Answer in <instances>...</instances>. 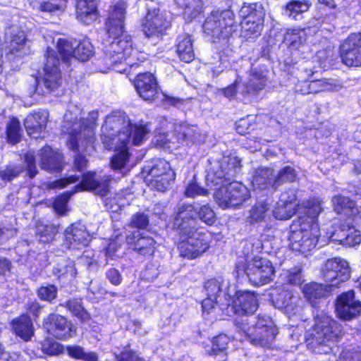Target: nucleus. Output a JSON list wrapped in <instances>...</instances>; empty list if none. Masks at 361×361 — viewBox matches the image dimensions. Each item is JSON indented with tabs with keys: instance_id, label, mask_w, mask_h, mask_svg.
Here are the masks:
<instances>
[{
	"instance_id": "obj_59",
	"label": "nucleus",
	"mask_w": 361,
	"mask_h": 361,
	"mask_svg": "<svg viewBox=\"0 0 361 361\" xmlns=\"http://www.w3.org/2000/svg\"><path fill=\"white\" fill-rule=\"evenodd\" d=\"M111 178L110 176H101L97 178L95 183V188L92 192H94L97 195L102 197H106L109 192L110 183Z\"/></svg>"
},
{
	"instance_id": "obj_16",
	"label": "nucleus",
	"mask_w": 361,
	"mask_h": 361,
	"mask_svg": "<svg viewBox=\"0 0 361 361\" xmlns=\"http://www.w3.org/2000/svg\"><path fill=\"white\" fill-rule=\"evenodd\" d=\"M125 242L130 250L143 258L153 257L157 249V241L145 232L133 231L126 236Z\"/></svg>"
},
{
	"instance_id": "obj_38",
	"label": "nucleus",
	"mask_w": 361,
	"mask_h": 361,
	"mask_svg": "<svg viewBox=\"0 0 361 361\" xmlns=\"http://www.w3.org/2000/svg\"><path fill=\"white\" fill-rule=\"evenodd\" d=\"M54 50L57 56L60 55L61 61L68 67L71 66V61L74 58V47L71 41L66 38H59Z\"/></svg>"
},
{
	"instance_id": "obj_43",
	"label": "nucleus",
	"mask_w": 361,
	"mask_h": 361,
	"mask_svg": "<svg viewBox=\"0 0 361 361\" xmlns=\"http://www.w3.org/2000/svg\"><path fill=\"white\" fill-rule=\"evenodd\" d=\"M241 159L237 156H228L221 164L220 168L224 172L223 176L235 177L242 168Z\"/></svg>"
},
{
	"instance_id": "obj_34",
	"label": "nucleus",
	"mask_w": 361,
	"mask_h": 361,
	"mask_svg": "<svg viewBox=\"0 0 361 361\" xmlns=\"http://www.w3.org/2000/svg\"><path fill=\"white\" fill-rule=\"evenodd\" d=\"M334 210L336 214L343 215L347 219H353V217L358 213V209L355 201L350 198L338 195L334 197L333 200Z\"/></svg>"
},
{
	"instance_id": "obj_23",
	"label": "nucleus",
	"mask_w": 361,
	"mask_h": 361,
	"mask_svg": "<svg viewBox=\"0 0 361 361\" xmlns=\"http://www.w3.org/2000/svg\"><path fill=\"white\" fill-rule=\"evenodd\" d=\"M63 241L68 249L81 250L89 245L90 233L84 224L74 222L65 229Z\"/></svg>"
},
{
	"instance_id": "obj_8",
	"label": "nucleus",
	"mask_w": 361,
	"mask_h": 361,
	"mask_svg": "<svg viewBox=\"0 0 361 361\" xmlns=\"http://www.w3.org/2000/svg\"><path fill=\"white\" fill-rule=\"evenodd\" d=\"M61 59L52 48L47 47L44 54L43 74L35 77L34 92L39 94H50L62 85L63 77L60 68Z\"/></svg>"
},
{
	"instance_id": "obj_55",
	"label": "nucleus",
	"mask_w": 361,
	"mask_h": 361,
	"mask_svg": "<svg viewBox=\"0 0 361 361\" xmlns=\"http://www.w3.org/2000/svg\"><path fill=\"white\" fill-rule=\"evenodd\" d=\"M80 176L77 175H71L66 177L60 178L55 180L48 181L46 187L49 190H61L66 188L68 185L78 182Z\"/></svg>"
},
{
	"instance_id": "obj_1",
	"label": "nucleus",
	"mask_w": 361,
	"mask_h": 361,
	"mask_svg": "<svg viewBox=\"0 0 361 361\" xmlns=\"http://www.w3.org/2000/svg\"><path fill=\"white\" fill-rule=\"evenodd\" d=\"M127 7V4L122 0L109 7L104 25L107 38L111 42L105 47L102 61L107 68L125 63L126 67L116 71H128L130 74L135 73L137 68L143 67L147 59L145 53L138 51L133 46L132 36L126 30Z\"/></svg>"
},
{
	"instance_id": "obj_13",
	"label": "nucleus",
	"mask_w": 361,
	"mask_h": 361,
	"mask_svg": "<svg viewBox=\"0 0 361 361\" xmlns=\"http://www.w3.org/2000/svg\"><path fill=\"white\" fill-rule=\"evenodd\" d=\"M257 4H244L240 16L244 23L243 32L246 39H255L261 35L264 27V13L257 9Z\"/></svg>"
},
{
	"instance_id": "obj_5",
	"label": "nucleus",
	"mask_w": 361,
	"mask_h": 361,
	"mask_svg": "<svg viewBox=\"0 0 361 361\" xmlns=\"http://www.w3.org/2000/svg\"><path fill=\"white\" fill-rule=\"evenodd\" d=\"M241 23L238 21L235 13L230 8H216L208 13L204 20L202 30L214 42L228 47L231 42L238 36Z\"/></svg>"
},
{
	"instance_id": "obj_30",
	"label": "nucleus",
	"mask_w": 361,
	"mask_h": 361,
	"mask_svg": "<svg viewBox=\"0 0 361 361\" xmlns=\"http://www.w3.org/2000/svg\"><path fill=\"white\" fill-rule=\"evenodd\" d=\"M74 8L75 18L86 25L99 15L96 0H75Z\"/></svg>"
},
{
	"instance_id": "obj_26",
	"label": "nucleus",
	"mask_w": 361,
	"mask_h": 361,
	"mask_svg": "<svg viewBox=\"0 0 361 361\" xmlns=\"http://www.w3.org/2000/svg\"><path fill=\"white\" fill-rule=\"evenodd\" d=\"M252 186L255 190L270 193L276 192L274 170L268 167H259L255 169L252 178Z\"/></svg>"
},
{
	"instance_id": "obj_20",
	"label": "nucleus",
	"mask_w": 361,
	"mask_h": 361,
	"mask_svg": "<svg viewBox=\"0 0 361 361\" xmlns=\"http://www.w3.org/2000/svg\"><path fill=\"white\" fill-rule=\"evenodd\" d=\"M335 310L340 319L351 321L361 314V301L355 298L353 290H349L337 296Z\"/></svg>"
},
{
	"instance_id": "obj_10",
	"label": "nucleus",
	"mask_w": 361,
	"mask_h": 361,
	"mask_svg": "<svg viewBox=\"0 0 361 361\" xmlns=\"http://www.w3.org/2000/svg\"><path fill=\"white\" fill-rule=\"evenodd\" d=\"M250 197V190L237 180L221 184L214 194V200L223 209L239 207Z\"/></svg>"
},
{
	"instance_id": "obj_19",
	"label": "nucleus",
	"mask_w": 361,
	"mask_h": 361,
	"mask_svg": "<svg viewBox=\"0 0 361 361\" xmlns=\"http://www.w3.org/2000/svg\"><path fill=\"white\" fill-rule=\"evenodd\" d=\"M141 27L147 37H159L165 35L169 22L159 8H147L142 20Z\"/></svg>"
},
{
	"instance_id": "obj_31",
	"label": "nucleus",
	"mask_w": 361,
	"mask_h": 361,
	"mask_svg": "<svg viewBox=\"0 0 361 361\" xmlns=\"http://www.w3.org/2000/svg\"><path fill=\"white\" fill-rule=\"evenodd\" d=\"M11 326L14 334L24 341H29L34 336L32 319L27 314H20L12 319Z\"/></svg>"
},
{
	"instance_id": "obj_9",
	"label": "nucleus",
	"mask_w": 361,
	"mask_h": 361,
	"mask_svg": "<svg viewBox=\"0 0 361 361\" xmlns=\"http://www.w3.org/2000/svg\"><path fill=\"white\" fill-rule=\"evenodd\" d=\"M142 173L152 189L165 192L175 182L176 174L170 162L162 158L153 159L145 164Z\"/></svg>"
},
{
	"instance_id": "obj_44",
	"label": "nucleus",
	"mask_w": 361,
	"mask_h": 361,
	"mask_svg": "<svg viewBox=\"0 0 361 361\" xmlns=\"http://www.w3.org/2000/svg\"><path fill=\"white\" fill-rule=\"evenodd\" d=\"M275 178L276 190L284 183H290L296 180L297 173L295 169L290 166L282 167L277 173Z\"/></svg>"
},
{
	"instance_id": "obj_33",
	"label": "nucleus",
	"mask_w": 361,
	"mask_h": 361,
	"mask_svg": "<svg viewBox=\"0 0 361 361\" xmlns=\"http://www.w3.org/2000/svg\"><path fill=\"white\" fill-rule=\"evenodd\" d=\"M176 54L180 60L185 63H190L195 59V52L191 35L181 33L176 38Z\"/></svg>"
},
{
	"instance_id": "obj_49",
	"label": "nucleus",
	"mask_w": 361,
	"mask_h": 361,
	"mask_svg": "<svg viewBox=\"0 0 361 361\" xmlns=\"http://www.w3.org/2000/svg\"><path fill=\"white\" fill-rule=\"evenodd\" d=\"M268 209L269 208L265 203H255L250 212V215L248 216L249 222L252 224H255L264 221L265 220Z\"/></svg>"
},
{
	"instance_id": "obj_51",
	"label": "nucleus",
	"mask_w": 361,
	"mask_h": 361,
	"mask_svg": "<svg viewBox=\"0 0 361 361\" xmlns=\"http://www.w3.org/2000/svg\"><path fill=\"white\" fill-rule=\"evenodd\" d=\"M267 78L260 73L255 72L252 74V78L246 83L245 87L248 93H256L266 85Z\"/></svg>"
},
{
	"instance_id": "obj_28",
	"label": "nucleus",
	"mask_w": 361,
	"mask_h": 361,
	"mask_svg": "<svg viewBox=\"0 0 361 361\" xmlns=\"http://www.w3.org/2000/svg\"><path fill=\"white\" fill-rule=\"evenodd\" d=\"M176 8L186 23H191L204 13L202 0H173Z\"/></svg>"
},
{
	"instance_id": "obj_61",
	"label": "nucleus",
	"mask_w": 361,
	"mask_h": 361,
	"mask_svg": "<svg viewBox=\"0 0 361 361\" xmlns=\"http://www.w3.org/2000/svg\"><path fill=\"white\" fill-rule=\"evenodd\" d=\"M204 288L206 295L212 298H218L222 293L221 284L216 279H210L204 282Z\"/></svg>"
},
{
	"instance_id": "obj_60",
	"label": "nucleus",
	"mask_w": 361,
	"mask_h": 361,
	"mask_svg": "<svg viewBox=\"0 0 361 361\" xmlns=\"http://www.w3.org/2000/svg\"><path fill=\"white\" fill-rule=\"evenodd\" d=\"M197 216L209 226L213 225L216 220V214L209 204L202 205L197 209Z\"/></svg>"
},
{
	"instance_id": "obj_54",
	"label": "nucleus",
	"mask_w": 361,
	"mask_h": 361,
	"mask_svg": "<svg viewBox=\"0 0 361 361\" xmlns=\"http://www.w3.org/2000/svg\"><path fill=\"white\" fill-rule=\"evenodd\" d=\"M36 235L40 242L43 243H50L55 237V228L51 224H39L37 226Z\"/></svg>"
},
{
	"instance_id": "obj_32",
	"label": "nucleus",
	"mask_w": 361,
	"mask_h": 361,
	"mask_svg": "<svg viewBox=\"0 0 361 361\" xmlns=\"http://www.w3.org/2000/svg\"><path fill=\"white\" fill-rule=\"evenodd\" d=\"M51 273L61 287H66L71 285L76 277L75 263L73 260L68 259L64 266L54 267Z\"/></svg>"
},
{
	"instance_id": "obj_47",
	"label": "nucleus",
	"mask_w": 361,
	"mask_h": 361,
	"mask_svg": "<svg viewBox=\"0 0 361 361\" xmlns=\"http://www.w3.org/2000/svg\"><path fill=\"white\" fill-rule=\"evenodd\" d=\"M311 94H317L326 91H334L338 87V85L331 79H318L310 80Z\"/></svg>"
},
{
	"instance_id": "obj_53",
	"label": "nucleus",
	"mask_w": 361,
	"mask_h": 361,
	"mask_svg": "<svg viewBox=\"0 0 361 361\" xmlns=\"http://www.w3.org/2000/svg\"><path fill=\"white\" fill-rule=\"evenodd\" d=\"M303 269L301 265L294 266L286 273V284L300 286L303 283Z\"/></svg>"
},
{
	"instance_id": "obj_63",
	"label": "nucleus",
	"mask_w": 361,
	"mask_h": 361,
	"mask_svg": "<svg viewBox=\"0 0 361 361\" xmlns=\"http://www.w3.org/2000/svg\"><path fill=\"white\" fill-rule=\"evenodd\" d=\"M44 306L42 305L36 299L28 300L25 305V310L27 314L30 317H32L35 321H37L40 315V313Z\"/></svg>"
},
{
	"instance_id": "obj_36",
	"label": "nucleus",
	"mask_w": 361,
	"mask_h": 361,
	"mask_svg": "<svg viewBox=\"0 0 361 361\" xmlns=\"http://www.w3.org/2000/svg\"><path fill=\"white\" fill-rule=\"evenodd\" d=\"M74 191L67 190L56 195L52 200L51 207L58 216H66L70 212L68 202Z\"/></svg>"
},
{
	"instance_id": "obj_40",
	"label": "nucleus",
	"mask_w": 361,
	"mask_h": 361,
	"mask_svg": "<svg viewBox=\"0 0 361 361\" xmlns=\"http://www.w3.org/2000/svg\"><path fill=\"white\" fill-rule=\"evenodd\" d=\"M94 54V49L87 39L80 40L74 47V59L80 62L88 61Z\"/></svg>"
},
{
	"instance_id": "obj_56",
	"label": "nucleus",
	"mask_w": 361,
	"mask_h": 361,
	"mask_svg": "<svg viewBox=\"0 0 361 361\" xmlns=\"http://www.w3.org/2000/svg\"><path fill=\"white\" fill-rule=\"evenodd\" d=\"M41 349L48 355H59L63 352V345L50 338H46L42 342Z\"/></svg>"
},
{
	"instance_id": "obj_41",
	"label": "nucleus",
	"mask_w": 361,
	"mask_h": 361,
	"mask_svg": "<svg viewBox=\"0 0 361 361\" xmlns=\"http://www.w3.org/2000/svg\"><path fill=\"white\" fill-rule=\"evenodd\" d=\"M61 305L70 311L74 317H77L81 322H86L90 319L89 313L84 308L82 302L78 299H69L63 304H61Z\"/></svg>"
},
{
	"instance_id": "obj_2",
	"label": "nucleus",
	"mask_w": 361,
	"mask_h": 361,
	"mask_svg": "<svg viewBox=\"0 0 361 361\" xmlns=\"http://www.w3.org/2000/svg\"><path fill=\"white\" fill-rule=\"evenodd\" d=\"M124 118H111L102 127L101 140L107 150H113L111 167L114 171L124 169L129 163L133 153L131 146L144 144L147 135L150 133L149 123H133Z\"/></svg>"
},
{
	"instance_id": "obj_39",
	"label": "nucleus",
	"mask_w": 361,
	"mask_h": 361,
	"mask_svg": "<svg viewBox=\"0 0 361 361\" xmlns=\"http://www.w3.org/2000/svg\"><path fill=\"white\" fill-rule=\"evenodd\" d=\"M311 6L312 3L309 0H290L285 9L288 17L296 20L299 15L307 12Z\"/></svg>"
},
{
	"instance_id": "obj_15",
	"label": "nucleus",
	"mask_w": 361,
	"mask_h": 361,
	"mask_svg": "<svg viewBox=\"0 0 361 361\" xmlns=\"http://www.w3.org/2000/svg\"><path fill=\"white\" fill-rule=\"evenodd\" d=\"M341 62L348 68L361 67V32H352L338 47Z\"/></svg>"
},
{
	"instance_id": "obj_14",
	"label": "nucleus",
	"mask_w": 361,
	"mask_h": 361,
	"mask_svg": "<svg viewBox=\"0 0 361 361\" xmlns=\"http://www.w3.org/2000/svg\"><path fill=\"white\" fill-rule=\"evenodd\" d=\"M42 326L49 335L60 341L68 340L76 332V329L71 320L55 312L49 313L44 319Z\"/></svg>"
},
{
	"instance_id": "obj_6",
	"label": "nucleus",
	"mask_w": 361,
	"mask_h": 361,
	"mask_svg": "<svg viewBox=\"0 0 361 361\" xmlns=\"http://www.w3.org/2000/svg\"><path fill=\"white\" fill-rule=\"evenodd\" d=\"M344 334L341 324L326 314L317 315L307 333L305 342L308 348L316 351L320 347L338 342Z\"/></svg>"
},
{
	"instance_id": "obj_12",
	"label": "nucleus",
	"mask_w": 361,
	"mask_h": 361,
	"mask_svg": "<svg viewBox=\"0 0 361 361\" xmlns=\"http://www.w3.org/2000/svg\"><path fill=\"white\" fill-rule=\"evenodd\" d=\"M316 200L322 207V201L319 197L310 196L299 202H297V191L293 188H288L281 193L277 202V206L274 212L276 219L280 220H287L293 217L297 212L298 216H300L301 207L305 202Z\"/></svg>"
},
{
	"instance_id": "obj_11",
	"label": "nucleus",
	"mask_w": 361,
	"mask_h": 361,
	"mask_svg": "<svg viewBox=\"0 0 361 361\" xmlns=\"http://www.w3.org/2000/svg\"><path fill=\"white\" fill-rule=\"evenodd\" d=\"M181 237L178 244L179 255L185 259L192 260L202 255L210 247V236L208 231L180 233Z\"/></svg>"
},
{
	"instance_id": "obj_46",
	"label": "nucleus",
	"mask_w": 361,
	"mask_h": 361,
	"mask_svg": "<svg viewBox=\"0 0 361 361\" xmlns=\"http://www.w3.org/2000/svg\"><path fill=\"white\" fill-rule=\"evenodd\" d=\"M67 4L68 0H46L39 3V10L49 13H63Z\"/></svg>"
},
{
	"instance_id": "obj_29",
	"label": "nucleus",
	"mask_w": 361,
	"mask_h": 361,
	"mask_svg": "<svg viewBox=\"0 0 361 361\" xmlns=\"http://www.w3.org/2000/svg\"><path fill=\"white\" fill-rule=\"evenodd\" d=\"M232 341L233 338L226 334L219 333L210 339L211 345H204L206 355L212 357L220 355L224 357V360H226L229 343Z\"/></svg>"
},
{
	"instance_id": "obj_7",
	"label": "nucleus",
	"mask_w": 361,
	"mask_h": 361,
	"mask_svg": "<svg viewBox=\"0 0 361 361\" xmlns=\"http://www.w3.org/2000/svg\"><path fill=\"white\" fill-rule=\"evenodd\" d=\"M234 271L238 276L247 275L250 281L256 286L271 283L276 273L271 262L259 256H255L251 260L245 257L238 259Z\"/></svg>"
},
{
	"instance_id": "obj_50",
	"label": "nucleus",
	"mask_w": 361,
	"mask_h": 361,
	"mask_svg": "<svg viewBox=\"0 0 361 361\" xmlns=\"http://www.w3.org/2000/svg\"><path fill=\"white\" fill-rule=\"evenodd\" d=\"M26 41L27 37L23 31H18L13 34L9 42L8 54H17L23 49Z\"/></svg>"
},
{
	"instance_id": "obj_48",
	"label": "nucleus",
	"mask_w": 361,
	"mask_h": 361,
	"mask_svg": "<svg viewBox=\"0 0 361 361\" xmlns=\"http://www.w3.org/2000/svg\"><path fill=\"white\" fill-rule=\"evenodd\" d=\"M36 294L40 300L51 303L57 298L58 288L54 284L47 283L38 287Z\"/></svg>"
},
{
	"instance_id": "obj_58",
	"label": "nucleus",
	"mask_w": 361,
	"mask_h": 361,
	"mask_svg": "<svg viewBox=\"0 0 361 361\" xmlns=\"http://www.w3.org/2000/svg\"><path fill=\"white\" fill-rule=\"evenodd\" d=\"M304 29L293 28L288 30L287 36L289 39V48L292 50H298L305 42V37L300 35L301 32H304Z\"/></svg>"
},
{
	"instance_id": "obj_62",
	"label": "nucleus",
	"mask_w": 361,
	"mask_h": 361,
	"mask_svg": "<svg viewBox=\"0 0 361 361\" xmlns=\"http://www.w3.org/2000/svg\"><path fill=\"white\" fill-rule=\"evenodd\" d=\"M22 172V168L19 165L8 164L2 170H0V178L4 181H11L18 177Z\"/></svg>"
},
{
	"instance_id": "obj_18",
	"label": "nucleus",
	"mask_w": 361,
	"mask_h": 361,
	"mask_svg": "<svg viewBox=\"0 0 361 361\" xmlns=\"http://www.w3.org/2000/svg\"><path fill=\"white\" fill-rule=\"evenodd\" d=\"M231 310L238 317H248L259 307L257 293L253 290H236L231 297Z\"/></svg>"
},
{
	"instance_id": "obj_35",
	"label": "nucleus",
	"mask_w": 361,
	"mask_h": 361,
	"mask_svg": "<svg viewBox=\"0 0 361 361\" xmlns=\"http://www.w3.org/2000/svg\"><path fill=\"white\" fill-rule=\"evenodd\" d=\"M174 136L180 144L190 146L199 140L200 133L190 125H179L174 129Z\"/></svg>"
},
{
	"instance_id": "obj_64",
	"label": "nucleus",
	"mask_w": 361,
	"mask_h": 361,
	"mask_svg": "<svg viewBox=\"0 0 361 361\" xmlns=\"http://www.w3.org/2000/svg\"><path fill=\"white\" fill-rule=\"evenodd\" d=\"M129 225L132 228L145 229L149 225L148 216L144 212H136L132 216Z\"/></svg>"
},
{
	"instance_id": "obj_42",
	"label": "nucleus",
	"mask_w": 361,
	"mask_h": 361,
	"mask_svg": "<svg viewBox=\"0 0 361 361\" xmlns=\"http://www.w3.org/2000/svg\"><path fill=\"white\" fill-rule=\"evenodd\" d=\"M66 352L69 357L83 361H99L98 355L95 352H87L80 345H69L66 346Z\"/></svg>"
},
{
	"instance_id": "obj_4",
	"label": "nucleus",
	"mask_w": 361,
	"mask_h": 361,
	"mask_svg": "<svg viewBox=\"0 0 361 361\" xmlns=\"http://www.w3.org/2000/svg\"><path fill=\"white\" fill-rule=\"evenodd\" d=\"M322 275L323 279L328 284L312 281L305 283L302 292L305 298L312 307H316L322 299L328 297L334 288L347 281L350 275L348 264L346 261L334 257L326 261L322 267Z\"/></svg>"
},
{
	"instance_id": "obj_27",
	"label": "nucleus",
	"mask_w": 361,
	"mask_h": 361,
	"mask_svg": "<svg viewBox=\"0 0 361 361\" xmlns=\"http://www.w3.org/2000/svg\"><path fill=\"white\" fill-rule=\"evenodd\" d=\"M39 166L47 171L61 173L64 166L63 157L49 146L43 147L39 152Z\"/></svg>"
},
{
	"instance_id": "obj_57",
	"label": "nucleus",
	"mask_w": 361,
	"mask_h": 361,
	"mask_svg": "<svg viewBox=\"0 0 361 361\" xmlns=\"http://www.w3.org/2000/svg\"><path fill=\"white\" fill-rule=\"evenodd\" d=\"M208 190L201 187L196 180L195 177H193L185 187L184 195L188 197H195L197 196H207L208 195Z\"/></svg>"
},
{
	"instance_id": "obj_45",
	"label": "nucleus",
	"mask_w": 361,
	"mask_h": 361,
	"mask_svg": "<svg viewBox=\"0 0 361 361\" xmlns=\"http://www.w3.org/2000/svg\"><path fill=\"white\" fill-rule=\"evenodd\" d=\"M97 180V173L94 171H88L85 172L82 175V178L80 182L75 185L73 191L74 192H80V191H92L95 188V183Z\"/></svg>"
},
{
	"instance_id": "obj_3",
	"label": "nucleus",
	"mask_w": 361,
	"mask_h": 361,
	"mask_svg": "<svg viewBox=\"0 0 361 361\" xmlns=\"http://www.w3.org/2000/svg\"><path fill=\"white\" fill-rule=\"evenodd\" d=\"M300 208V216L290 226L289 245L293 250L307 256L316 247L321 235L319 216L322 207L312 200L303 203Z\"/></svg>"
},
{
	"instance_id": "obj_52",
	"label": "nucleus",
	"mask_w": 361,
	"mask_h": 361,
	"mask_svg": "<svg viewBox=\"0 0 361 361\" xmlns=\"http://www.w3.org/2000/svg\"><path fill=\"white\" fill-rule=\"evenodd\" d=\"M114 358L116 361H147L137 351L130 348V343L124 345L120 353H114Z\"/></svg>"
},
{
	"instance_id": "obj_25",
	"label": "nucleus",
	"mask_w": 361,
	"mask_h": 361,
	"mask_svg": "<svg viewBox=\"0 0 361 361\" xmlns=\"http://www.w3.org/2000/svg\"><path fill=\"white\" fill-rule=\"evenodd\" d=\"M48 122V114L41 111H33L23 120V126L27 135L37 138L45 130Z\"/></svg>"
},
{
	"instance_id": "obj_17",
	"label": "nucleus",
	"mask_w": 361,
	"mask_h": 361,
	"mask_svg": "<svg viewBox=\"0 0 361 361\" xmlns=\"http://www.w3.org/2000/svg\"><path fill=\"white\" fill-rule=\"evenodd\" d=\"M132 84L138 96L145 101L154 102L159 97V82L149 71L138 72L132 80Z\"/></svg>"
},
{
	"instance_id": "obj_21",
	"label": "nucleus",
	"mask_w": 361,
	"mask_h": 361,
	"mask_svg": "<svg viewBox=\"0 0 361 361\" xmlns=\"http://www.w3.org/2000/svg\"><path fill=\"white\" fill-rule=\"evenodd\" d=\"M197 217V208L192 204H183L178 207L174 218V225L179 233H195V220Z\"/></svg>"
},
{
	"instance_id": "obj_37",
	"label": "nucleus",
	"mask_w": 361,
	"mask_h": 361,
	"mask_svg": "<svg viewBox=\"0 0 361 361\" xmlns=\"http://www.w3.org/2000/svg\"><path fill=\"white\" fill-rule=\"evenodd\" d=\"M6 139L11 145L18 144L22 138L23 130L20 120L16 116H11L6 126Z\"/></svg>"
},
{
	"instance_id": "obj_24",
	"label": "nucleus",
	"mask_w": 361,
	"mask_h": 361,
	"mask_svg": "<svg viewBox=\"0 0 361 361\" xmlns=\"http://www.w3.org/2000/svg\"><path fill=\"white\" fill-rule=\"evenodd\" d=\"M96 136L94 130L87 126L83 128L80 126L78 131L76 130L71 131L67 144L70 149L78 152L80 145L85 151L90 147L94 148Z\"/></svg>"
},
{
	"instance_id": "obj_22",
	"label": "nucleus",
	"mask_w": 361,
	"mask_h": 361,
	"mask_svg": "<svg viewBox=\"0 0 361 361\" xmlns=\"http://www.w3.org/2000/svg\"><path fill=\"white\" fill-rule=\"evenodd\" d=\"M253 336L246 334L247 338L255 345L269 348L274 340L277 332L271 320H264L258 317V320L254 326Z\"/></svg>"
}]
</instances>
